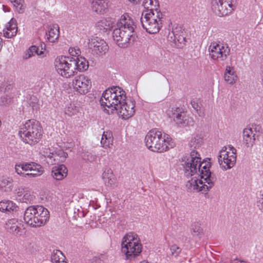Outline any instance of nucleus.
Returning a JSON list of instances; mask_svg holds the SVG:
<instances>
[{
    "mask_svg": "<svg viewBox=\"0 0 263 263\" xmlns=\"http://www.w3.org/2000/svg\"><path fill=\"white\" fill-rule=\"evenodd\" d=\"M167 40L177 48H181L185 44V32L181 27H176L169 33Z\"/></svg>",
    "mask_w": 263,
    "mask_h": 263,
    "instance_id": "nucleus-15",
    "label": "nucleus"
},
{
    "mask_svg": "<svg viewBox=\"0 0 263 263\" xmlns=\"http://www.w3.org/2000/svg\"><path fill=\"white\" fill-rule=\"evenodd\" d=\"M144 8L147 9L143 12H152L157 13L160 12L158 11L159 8V3L158 0H144L142 4Z\"/></svg>",
    "mask_w": 263,
    "mask_h": 263,
    "instance_id": "nucleus-27",
    "label": "nucleus"
},
{
    "mask_svg": "<svg viewBox=\"0 0 263 263\" xmlns=\"http://www.w3.org/2000/svg\"><path fill=\"white\" fill-rule=\"evenodd\" d=\"M232 263H246L243 261H240V260H235L233 261Z\"/></svg>",
    "mask_w": 263,
    "mask_h": 263,
    "instance_id": "nucleus-55",
    "label": "nucleus"
},
{
    "mask_svg": "<svg viewBox=\"0 0 263 263\" xmlns=\"http://www.w3.org/2000/svg\"><path fill=\"white\" fill-rule=\"evenodd\" d=\"M58 155L62 157L64 159L66 158L68 155L67 153H65L62 150H60L58 152Z\"/></svg>",
    "mask_w": 263,
    "mask_h": 263,
    "instance_id": "nucleus-53",
    "label": "nucleus"
},
{
    "mask_svg": "<svg viewBox=\"0 0 263 263\" xmlns=\"http://www.w3.org/2000/svg\"><path fill=\"white\" fill-rule=\"evenodd\" d=\"M45 45L43 43V45L42 44L41 45V49L42 50L43 49H45Z\"/></svg>",
    "mask_w": 263,
    "mask_h": 263,
    "instance_id": "nucleus-56",
    "label": "nucleus"
},
{
    "mask_svg": "<svg viewBox=\"0 0 263 263\" xmlns=\"http://www.w3.org/2000/svg\"><path fill=\"white\" fill-rule=\"evenodd\" d=\"M136 102L133 98L125 99V101H121L115 111L119 116L124 120H126L132 116L135 113Z\"/></svg>",
    "mask_w": 263,
    "mask_h": 263,
    "instance_id": "nucleus-13",
    "label": "nucleus"
},
{
    "mask_svg": "<svg viewBox=\"0 0 263 263\" xmlns=\"http://www.w3.org/2000/svg\"><path fill=\"white\" fill-rule=\"evenodd\" d=\"M7 201H2L0 202V211L5 212L7 209Z\"/></svg>",
    "mask_w": 263,
    "mask_h": 263,
    "instance_id": "nucleus-50",
    "label": "nucleus"
},
{
    "mask_svg": "<svg viewBox=\"0 0 263 263\" xmlns=\"http://www.w3.org/2000/svg\"><path fill=\"white\" fill-rule=\"evenodd\" d=\"M102 179L108 186H111L115 183V177L112 170L106 166L102 174Z\"/></svg>",
    "mask_w": 263,
    "mask_h": 263,
    "instance_id": "nucleus-25",
    "label": "nucleus"
},
{
    "mask_svg": "<svg viewBox=\"0 0 263 263\" xmlns=\"http://www.w3.org/2000/svg\"><path fill=\"white\" fill-rule=\"evenodd\" d=\"M171 255L175 257H178L181 252V249L176 245H173L170 247Z\"/></svg>",
    "mask_w": 263,
    "mask_h": 263,
    "instance_id": "nucleus-40",
    "label": "nucleus"
},
{
    "mask_svg": "<svg viewBox=\"0 0 263 263\" xmlns=\"http://www.w3.org/2000/svg\"><path fill=\"white\" fill-rule=\"evenodd\" d=\"M255 134L251 128H245L243 131V143L247 147L252 146L255 141Z\"/></svg>",
    "mask_w": 263,
    "mask_h": 263,
    "instance_id": "nucleus-26",
    "label": "nucleus"
},
{
    "mask_svg": "<svg viewBox=\"0 0 263 263\" xmlns=\"http://www.w3.org/2000/svg\"><path fill=\"white\" fill-rule=\"evenodd\" d=\"M172 118L176 124L182 126H192L194 124L193 119L186 115L182 109L179 107L172 108Z\"/></svg>",
    "mask_w": 263,
    "mask_h": 263,
    "instance_id": "nucleus-14",
    "label": "nucleus"
},
{
    "mask_svg": "<svg viewBox=\"0 0 263 263\" xmlns=\"http://www.w3.org/2000/svg\"><path fill=\"white\" fill-rule=\"evenodd\" d=\"M33 55L32 52H29V49L26 51V52L25 53V54L23 56V59H25V60H27L30 58H31V57H32Z\"/></svg>",
    "mask_w": 263,
    "mask_h": 263,
    "instance_id": "nucleus-51",
    "label": "nucleus"
},
{
    "mask_svg": "<svg viewBox=\"0 0 263 263\" xmlns=\"http://www.w3.org/2000/svg\"><path fill=\"white\" fill-rule=\"evenodd\" d=\"M230 150L231 151V155L230 153L222 149L219 152L218 156V162L220 167L224 170H227L233 167L236 160V149L233 146H229Z\"/></svg>",
    "mask_w": 263,
    "mask_h": 263,
    "instance_id": "nucleus-12",
    "label": "nucleus"
},
{
    "mask_svg": "<svg viewBox=\"0 0 263 263\" xmlns=\"http://www.w3.org/2000/svg\"><path fill=\"white\" fill-rule=\"evenodd\" d=\"M142 249V245L137 234L131 233L123 237L121 252L125 255L126 259L130 260L139 255Z\"/></svg>",
    "mask_w": 263,
    "mask_h": 263,
    "instance_id": "nucleus-6",
    "label": "nucleus"
},
{
    "mask_svg": "<svg viewBox=\"0 0 263 263\" xmlns=\"http://www.w3.org/2000/svg\"><path fill=\"white\" fill-rule=\"evenodd\" d=\"M88 47L93 53L97 55L105 53L108 48L105 41L98 37L91 39L88 43Z\"/></svg>",
    "mask_w": 263,
    "mask_h": 263,
    "instance_id": "nucleus-17",
    "label": "nucleus"
},
{
    "mask_svg": "<svg viewBox=\"0 0 263 263\" xmlns=\"http://www.w3.org/2000/svg\"><path fill=\"white\" fill-rule=\"evenodd\" d=\"M29 52H32L33 55L34 53H35L37 55H42L43 53V52L42 50L39 51V47L36 46H31L29 48Z\"/></svg>",
    "mask_w": 263,
    "mask_h": 263,
    "instance_id": "nucleus-45",
    "label": "nucleus"
},
{
    "mask_svg": "<svg viewBox=\"0 0 263 263\" xmlns=\"http://www.w3.org/2000/svg\"><path fill=\"white\" fill-rule=\"evenodd\" d=\"M84 160H87L89 162H93L97 159V156L95 153L90 152H86L82 156Z\"/></svg>",
    "mask_w": 263,
    "mask_h": 263,
    "instance_id": "nucleus-39",
    "label": "nucleus"
},
{
    "mask_svg": "<svg viewBox=\"0 0 263 263\" xmlns=\"http://www.w3.org/2000/svg\"><path fill=\"white\" fill-rule=\"evenodd\" d=\"M71 61L74 63V70L75 74L78 71L84 72L86 71L89 67V63L86 59L80 56L78 57H71Z\"/></svg>",
    "mask_w": 263,
    "mask_h": 263,
    "instance_id": "nucleus-20",
    "label": "nucleus"
},
{
    "mask_svg": "<svg viewBox=\"0 0 263 263\" xmlns=\"http://www.w3.org/2000/svg\"><path fill=\"white\" fill-rule=\"evenodd\" d=\"M15 171L20 176H24L25 173L22 172L23 170L21 167V163L16 164L15 165Z\"/></svg>",
    "mask_w": 263,
    "mask_h": 263,
    "instance_id": "nucleus-48",
    "label": "nucleus"
},
{
    "mask_svg": "<svg viewBox=\"0 0 263 263\" xmlns=\"http://www.w3.org/2000/svg\"><path fill=\"white\" fill-rule=\"evenodd\" d=\"M113 141L112 134L111 131L104 132L102 139L101 140V144L104 148L109 147L110 144H112Z\"/></svg>",
    "mask_w": 263,
    "mask_h": 263,
    "instance_id": "nucleus-31",
    "label": "nucleus"
},
{
    "mask_svg": "<svg viewBox=\"0 0 263 263\" xmlns=\"http://www.w3.org/2000/svg\"><path fill=\"white\" fill-rule=\"evenodd\" d=\"M130 2H132L135 4H138L140 2V0H129Z\"/></svg>",
    "mask_w": 263,
    "mask_h": 263,
    "instance_id": "nucleus-54",
    "label": "nucleus"
},
{
    "mask_svg": "<svg viewBox=\"0 0 263 263\" xmlns=\"http://www.w3.org/2000/svg\"><path fill=\"white\" fill-rule=\"evenodd\" d=\"M68 174L67 167L63 164L54 166L51 172V175L57 181L62 180Z\"/></svg>",
    "mask_w": 263,
    "mask_h": 263,
    "instance_id": "nucleus-21",
    "label": "nucleus"
},
{
    "mask_svg": "<svg viewBox=\"0 0 263 263\" xmlns=\"http://www.w3.org/2000/svg\"><path fill=\"white\" fill-rule=\"evenodd\" d=\"M19 210V207L13 201L7 200V209L6 212H16Z\"/></svg>",
    "mask_w": 263,
    "mask_h": 263,
    "instance_id": "nucleus-38",
    "label": "nucleus"
},
{
    "mask_svg": "<svg viewBox=\"0 0 263 263\" xmlns=\"http://www.w3.org/2000/svg\"><path fill=\"white\" fill-rule=\"evenodd\" d=\"M8 229H9L11 232L16 234H17L21 230V228L16 223L12 224Z\"/></svg>",
    "mask_w": 263,
    "mask_h": 263,
    "instance_id": "nucleus-44",
    "label": "nucleus"
},
{
    "mask_svg": "<svg viewBox=\"0 0 263 263\" xmlns=\"http://www.w3.org/2000/svg\"><path fill=\"white\" fill-rule=\"evenodd\" d=\"M208 160H203L199 163L197 167L198 174L201 179H198L196 177L192 178L186 183V187L190 192H208L212 189L217 181V177L215 174L212 173L210 168L211 166V163Z\"/></svg>",
    "mask_w": 263,
    "mask_h": 263,
    "instance_id": "nucleus-2",
    "label": "nucleus"
},
{
    "mask_svg": "<svg viewBox=\"0 0 263 263\" xmlns=\"http://www.w3.org/2000/svg\"><path fill=\"white\" fill-rule=\"evenodd\" d=\"M191 104L192 106L193 107V108L196 111H197L198 110V108H199V105H198V103L195 101H192L191 102Z\"/></svg>",
    "mask_w": 263,
    "mask_h": 263,
    "instance_id": "nucleus-52",
    "label": "nucleus"
},
{
    "mask_svg": "<svg viewBox=\"0 0 263 263\" xmlns=\"http://www.w3.org/2000/svg\"><path fill=\"white\" fill-rule=\"evenodd\" d=\"M43 173L39 172H34V173H25L24 177H30V178H35L40 175H41Z\"/></svg>",
    "mask_w": 263,
    "mask_h": 263,
    "instance_id": "nucleus-47",
    "label": "nucleus"
},
{
    "mask_svg": "<svg viewBox=\"0 0 263 263\" xmlns=\"http://www.w3.org/2000/svg\"><path fill=\"white\" fill-rule=\"evenodd\" d=\"M35 224L33 228L40 227L45 225L49 220L50 214L47 209L42 205H39L38 210L36 212Z\"/></svg>",
    "mask_w": 263,
    "mask_h": 263,
    "instance_id": "nucleus-18",
    "label": "nucleus"
},
{
    "mask_svg": "<svg viewBox=\"0 0 263 263\" xmlns=\"http://www.w3.org/2000/svg\"><path fill=\"white\" fill-rule=\"evenodd\" d=\"M170 138L167 135L162 136L161 131L155 128L151 130L145 137L146 147L155 152L162 153L169 149Z\"/></svg>",
    "mask_w": 263,
    "mask_h": 263,
    "instance_id": "nucleus-5",
    "label": "nucleus"
},
{
    "mask_svg": "<svg viewBox=\"0 0 263 263\" xmlns=\"http://www.w3.org/2000/svg\"><path fill=\"white\" fill-rule=\"evenodd\" d=\"M136 25L128 13L123 14L117 23V28L112 32V37L121 48H126L136 39Z\"/></svg>",
    "mask_w": 263,
    "mask_h": 263,
    "instance_id": "nucleus-1",
    "label": "nucleus"
},
{
    "mask_svg": "<svg viewBox=\"0 0 263 263\" xmlns=\"http://www.w3.org/2000/svg\"><path fill=\"white\" fill-rule=\"evenodd\" d=\"M12 181V179L10 177L2 176L0 177V189L4 192L8 191Z\"/></svg>",
    "mask_w": 263,
    "mask_h": 263,
    "instance_id": "nucleus-34",
    "label": "nucleus"
},
{
    "mask_svg": "<svg viewBox=\"0 0 263 263\" xmlns=\"http://www.w3.org/2000/svg\"><path fill=\"white\" fill-rule=\"evenodd\" d=\"M201 160L200 154L195 150H192L189 155L182 158V165L186 176H192L197 173V167Z\"/></svg>",
    "mask_w": 263,
    "mask_h": 263,
    "instance_id": "nucleus-10",
    "label": "nucleus"
},
{
    "mask_svg": "<svg viewBox=\"0 0 263 263\" xmlns=\"http://www.w3.org/2000/svg\"><path fill=\"white\" fill-rule=\"evenodd\" d=\"M59 33L60 31L58 26H53L48 31V36L47 37L48 41L50 42L54 43L59 38Z\"/></svg>",
    "mask_w": 263,
    "mask_h": 263,
    "instance_id": "nucleus-33",
    "label": "nucleus"
},
{
    "mask_svg": "<svg viewBox=\"0 0 263 263\" xmlns=\"http://www.w3.org/2000/svg\"><path fill=\"white\" fill-rule=\"evenodd\" d=\"M260 196L257 201V205L260 210L263 211V193L260 194Z\"/></svg>",
    "mask_w": 263,
    "mask_h": 263,
    "instance_id": "nucleus-49",
    "label": "nucleus"
},
{
    "mask_svg": "<svg viewBox=\"0 0 263 263\" xmlns=\"http://www.w3.org/2000/svg\"><path fill=\"white\" fill-rule=\"evenodd\" d=\"M69 53L70 55L69 57H80V50L77 47H70L69 49Z\"/></svg>",
    "mask_w": 263,
    "mask_h": 263,
    "instance_id": "nucleus-42",
    "label": "nucleus"
},
{
    "mask_svg": "<svg viewBox=\"0 0 263 263\" xmlns=\"http://www.w3.org/2000/svg\"><path fill=\"white\" fill-rule=\"evenodd\" d=\"M11 89L12 86L11 85L6 86L4 91L5 95L1 97V105L6 106L10 104L11 103L13 97L9 92V90H10Z\"/></svg>",
    "mask_w": 263,
    "mask_h": 263,
    "instance_id": "nucleus-32",
    "label": "nucleus"
},
{
    "mask_svg": "<svg viewBox=\"0 0 263 263\" xmlns=\"http://www.w3.org/2000/svg\"><path fill=\"white\" fill-rule=\"evenodd\" d=\"M140 263H149V262H148L145 260H143V261L140 262Z\"/></svg>",
    "mask_w": 263,
    "mask_h": 263,
    "instance_id": "nucleus-57",
    "label": "nucleus"
},
{
    "mask_svg": "<svg viewBox=\"0 0 263 263\" xmlns=\"http://www.w3.org/2000/svg\"><path fill=\"white\" fill-rule=\"evenodd\" d=\"M126 98L125 92L118 86L106 89L102 94L100 102L102 108L108 114H114L121 101Z\"/></svg>",
    "mask_w": 263,
    "mask_h": 263,
    "instance_id": "nucleus-3",
    "label": "nucleus"
},
{
    "mask_svg": "<svg viewBox=\"0 0 263 263\" xmlns=\"http://www.w3.org/2000/svg\"><path fill=\"white\" fill-rule=\"evenodd\" d=\"M21 169L24 171H30L41 173L44 172L43 167L40 164L34 162L21 163Z\"/></svg>",
    "mask_w": 263,
    "mask_h": 263,
    "instance_id": "nucleus-29",
    "label": "nucleus"
},
{
    "mask_svg": "<svg viewBox=\"0 0 263 263\" xmlns=\"http://www.w3.org/2000/svg\"><path fill=\"white\" fill-rule=\"evenodd\" d=\"M27 191V188L20 187L15 190V194H16L18 197H21L23 195H24Z\"/></svg>",
    "mask_w": 263,
    "mask_h": 263,
    "instance_id": "nucleus-43",
    "label": "nucleus"
},
{
    "mask_svg": "<svg viewBox=\"0 0 263 263\" xmlns=\"http://www.w3.org/2000/svg\"><path fill=\"white\" fill-rule=\"evenodd\" d=\"M107 7V3L104 0H93L91 3L92 10L97 13H105Z\"/></svg>",
    "mask_w": 263,
    "mask_h": 263,
    "instance_id": "nucleus-24",
    "label": "nucleus"
},
{
    "mask_svg": "<svg viewBox=\"0 0 263 263\" xmlns=\"http://www.w3.org/2000/svg\"><path fill=\"white\" fill-rule=\"evenodd\" d=\"M38 207L39 205L30 206L26 209L24 214L25 222L32 227L35 224L36 212L38 210Z\"/></svg>",
    "mask_w": 263,
    "mask_h": 263,
    "instance_id": "nucleus-19",
    "label": "nucleus"
},
{
    "mask_svg": "<svg viewBox=\"0 0 263 263\" xmlns=\"http://www.w3.org/2000/svg\"><path fill=\"white\" fill-rule=\"evenodd\" d=\"M17 27L16 20L11 18L3 29L4 35L7 38H11L16 35Z\"/></svg>",
    "mask_w": 263,
    "mask_h": 263,
    "instance_id": "nucleus-22",
    "label": "nucleus"
},
{
    "mask_svg": "<svg viewBox=\"0 0 263 263\" xmlns=\"http://www.w3.org/2000/svg\"><path fill=\"white\" fill-rule=\"evenodd\" d=\"M61 263H67L66 261H62V262Z\"/></svg>",
    "mask_w": 263,
    "mask_h": 263,
    "instance_id": "nucleus-59",
    "label": "nucleus"
},
{
    "mask_svg": "<svg viewBox=\"0 0 263 263\" xmlns=\"http://www.w3.org/2000/svg\"><path fill=\"white\" fill-rule=\"evenodd\" d=\"M226 82L230 85L234 84L237 81V76L233 67L227 66L224 73Z\"/></svg>",
    "mask_w": 263,
    "mask_h": 263,
    "instance_id": "nucleus-23",
    "label": "nucleus"
},
{
    "mask_svg": "<svg viewBox=\"0 0 263 263\" xmlns=\"http://www.w3.org/2000/svg\"><path fill=\"white\" fill-rule=\"evenodd\" d=\"M28 103L33 109H37L39 108V100L35 96H30L28 99Z\"/></svg>",
    "mask_w": 263,
    "mask_h": 263,
    "instance_id": "nucleus-36",
    "label": "nucleus"
},
{
    "mask_svg": "<svg viewBox=\"0 0 263 263\" xmlns=\"http://www.w3.org/2000/svg\"><path fill=\"white\" fill-rule=\"evenodd\" d=\"M11 2L13 3L14 6L17 9L19 13H22L24 9L23 8V0H11Z\"/></svg>",
    "mask_w": 263,
    "mask_h": 263,
    "instance_id": "nucleus-41",
    "label": "nucleus"
},
{
    "mask_svg": "<svg viewBox=\"0 0 263 263\" xmlns=\"http://www.w3.org/2000/svg\"><path fill=\"white\" fill-rule=\"evenodd\" d=\"M18 135L24 142L34 145L41 138L42 128L39 121L34 119L29 120L21 127Z\"/></svg>",
    "mask_w": 263,
    "mask_h": 263,
    "instance_id": "nucleus-4",
    "label": "nucleus"
},
{
    "mask_svg": "<svg viewBox=\"0 0 263 263\" xmlns=\"http://www.w3.org/2000/svg\"><path fill=\"white\" fill-rule=\"evenodd\" d=\"M71 57L61 56L55 59L54 66L57 72L62 77L69 78L75 75L74 63Z\"/></svg>",
    "mask_w": 263,
    "mask_h": 263,
    "instance_id": "nucleus-8",
    "label": "nucleus"
},
{
    "mask_svg": "<svg viewBox=\"0 0 263 263\" xmlns=\"http://www.w3.org/2000/svg\"><path fill=\"white\" fill-rule=\"evenodd\" d=\"M195 142V140H194V142ZM192 142H193V140L191 141V143H192Z\"/></svg>",
    "mask_w": 263,
    "mask_h": 263,
    "instance_id": "nucleus-58",
    "label": "nucleus"
},
{
    "mask_svg": "<svg viewBox=\"0 0 263 263\" xmlns=\"http://www.w3.org/2000/svg\"><path fill=\"white\" fill-rule=\"evenodd\" d=\"M76 109L73 108V106H68L66 108L65 112V114L68 115V116H72L76 113Z\"/></svg>",
    "mask_w": 263,
    "mask_h": 263,
    "instance_id": "nucleus-46",
    "label": "nucleus"
},
{
    "mask_svg": "<svg viewBox=\"0 0 263 263\" xmlns=\"http://www.w3.org/2000/svg\"><path fill=\"white\" fill-rule=\"evenodd\" d=\"M113 23L111 18L103 19L97 23L96 28L100 32H106L112 27Z\"/></svg>",
    "mask_w": 263,
    "mask_h": 263,
    "instance_id": "nucleus-28",
    "label": "nucleus"
},
{
    "mask_svg": "<svg viewBox=\"0 0 263 263\" xmlns=\"http://www.w3.org/2000/svg\"><path fill=\"white\" fill-rule=\"evenodd\" d=\"M162 14L152 12H142L140 22L142 27L149 34L158 32L161 27V19Z\"/></svg>",
    "mask_w": 263,
    "mask_h": 263,
    "instance_id": "nucleus-7",
    "label": "nucleus"
},
{
    "mask_svg": "<svg viewBox=\"0 0 263 263\" xmlns=\"http://www.w3.org/2000/svg\"><path fill=\"white\" fill-rule=\"evenodd\" d=\"M210 58L217 62L224 61L230 55L231 50L227 43L213 42L209 47Z\"/></svg>",
    "mask_w": 263,
    "mask_h": 263,
    "instance_id": "nucleus-9",
    "label": "nucleus"
},
{
    "mask_svg": "<svg viewBox=\"0 0 263 263\" xmlns=\"http://www.w3.org/2000/svg\"><path fill=\"white\" fill-rule=\"evenodd\" d=\"M236 2L237 0H212V9L219 16L227 15L235 9Z\"/></svg>",
    "mask_w": 263,
    "mask_h": 263,
    "instance_id": "nucleus-11",
    "label": "nucleus"
},
{
    "mask_svg": "<svg viewBox=\"0 0 263 263\" xmlns=\"http://www.w3.org/2000/svg\"><path fill=\"white\" fill-rule=\"evenodd\" d=\"M90 80L84 74L76 77L73 80V85L75 90L80 94H85L88 92L91 84Z\"/></svg>",
    "mask_w": 263,
    "mask_h": 263,
    "instance_id": "nucleus-16",
    "label": "nucleus"
},
{
    "mask_svg": "<svg viewBox=\"0 0 263 263\" xmlns=\"http://www.w3.org/2000/svg\"><path fill=\"white\" fill-rule=\"evenodd\" d=\"M65 256L62 252L58 250H54L51 256L52 263H61L64 261Z\"/></svg>",
    "mask_w": 263,
    "mask_h": 263,
    "instance_id": "nucleus-35",
    "label": "nucleus"
},
{
    "mask_svg": "<svg viewBox=\"0 0 263 263\" xmlns=\"http://www.w3.org/2000/svg\"><path fill=\"white\" fill-rule=\"evenodd\" d=\"M191 231L193 236H197L199 238H201L204 235L203 230L199 222L195 221L191 224Z\"/></svg>",
    "mask_w": 263,
    "mask_h": 263,
    "instance_id": "nucleus-30",
    "label": "nucleus"
},
{
    "mask_svg": "<svg viewBox=\"0 0 263 263\" xmlns=\"http://www.w3.org/2000/svg\"><path fill=\"white\" fill-rule=\"evenodd\" d=\"M35 197L30 191H27L22 198V202L26 203H31L34 199Z\"/></svg>",
    "mask_w": 263,
    "mask_h": 263,
    "instance_id": "nucleus-37",
    "label": "nucleus"
}]
</instances>
